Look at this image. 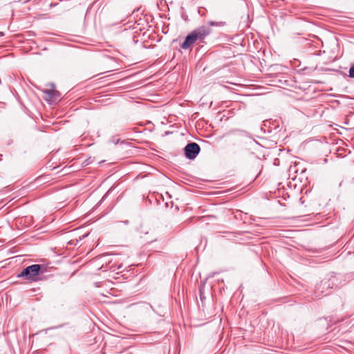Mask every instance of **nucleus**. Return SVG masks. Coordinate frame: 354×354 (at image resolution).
Listing matches in <instances>:
<instances>
[{"mask_svg": "<svg viewBox=\"0 0 354 354\" xmlns=\"http://www.w3.org/2000/svg\"><path fill=\"white\" fill-rule=\"evenodd\" d=\"M211 33V29L205 26H202L192 31L181 44L180 48L183 50L189 49L197 41L203 42L207 36Z\"/></svg>", "mask_w": 354, "mask_h": 354, "instance_id": "f257e3e1", "label": "nucleus"}, {"mask_svg": "<svg viewBox=\"0 0 354 354\" xmlns=\"http://www.w3.org/2000/svg\"><path fill=\"white\" fill-rule=\"evenodd\" d=\"M45 271L44 266L39 264H33L24 268L17 277L24 278L30 281H37V277L39 274H44Z\"/></svg>", "mask_w": 354, "mask_h": 354, "instance_id": "f03ea898", "label": "nucleus"}, {"mask_svg": "<svg viewBox=\"0 0 354 354\" xmlns=\"http://www.w3.org/2000/svg\"><path fill=\"white\" fill-rule=\"evenodd\" d=\"M185 156L190 159H194L201 151L200 146L196 142H191L186 145L184 149Z\"/></svg>", "mask_w": 354, "mask_h": 354, "instance_id": "7ed1b4c3", "label": "nucleus"}, {"mask_svg": "<svg viewBox=\"0 0 354 354\" xmlns=\"http://www.w3.org/2000/svg\"><path fill=\"white\" fill-rule=\"evenodd\" d=\"M43 92L47 94L50 98H53L55 95V91L53 90H44Z\"/></svg>", "mask_w": 354, "mask_h": 354, "instance_id": "20e7f679", "label": "nucleus"}, {"mask_svg": "<svg viewBox=\"0 0 354 354\" xmlns=\"http://www.w3.org/2000/svg\"><path fill=\"white\" fill-rule=\"evenodd\" d=\"M208 24L211 26H223L224 24V23L223 22H215V21H209L208 22Z\"/></svg>", "mask_w": 354, "mask_h": 354, "instance_id": "39448f33", "label": "nucleus"}, {"mask_svg": "<svg viewBox=\"0 0 354 354\" xmlns=\"http://www.w3.org/2000/svg\"><path fill=\"white\" fill-rule=\"evenodd\" d=\"M349 76L351 77H354V66L351 67L349 69Z\"/></svg>", "mask_w": 354, "mask_h": 354, "instance_id": "423d86ee", "label": "nucleus"}, {"mask_svg": "<svg viewBox=\"0 0 354 354\" xmlns=\"http://www.w3.org/2000/svg\"><path fill=\"white\" fill-rule=\"evenodd\" d=\"M326 283H327V282H323V281H322V282L321 283V284H320V286H319V288H320L322 286H324L325 285H326Z\"/></svg>", "mask_w": 354, "mask_h": 354, "instance_id": "0eeeda50", "label": "nucleus"}]
</instances>
